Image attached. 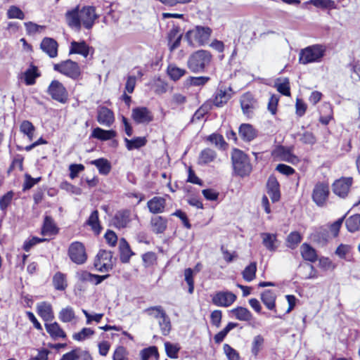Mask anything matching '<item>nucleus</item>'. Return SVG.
I'll return each mask as SVG.
<instances>
[{
	"label": "nucleus",
	"mask_w": 360,
	"mask_h": 360,
	"mask_svg": "<svg viewBox=\"0 0 360 360\" xmlns=\"http://www.w3.org/2000/svg\"><path fill=\"white\" fill-rule=\"evenodd\" d=\"M231 160L234 172L240 176L250 174L252 165L246 154L239 149H233L231 153Z\"/></svg>",
	"instance_id": "4"
},
{
	"label": "nucleus",
	"mask_w": 360,
	"mask_h": 360,
	"mask_svg": "<svg viewBox=\"0 0 360 360\" xmlns=\"http://www.w3.org/2000/svg\"><path fill=\"white\" fill-rule=\"evenodd\" d=\"M130 221L131 212L128 210L117 211L112 219V225L119 229L127 227Z\"/></svg>",
	"instance_id": "13"
},
{
	"label": "nucleus",
	"mask_w": 360,
	"mask_h": 360,
	"mask_svg": "<svg viewBox=\"0 0 360 360\" xmlns=\"http://www.w3.org/2000/svg\"><path fill=\"white\" fill-rule=\"evenodd\" d=\"M166 200L162 197L155 196L148 201L147 207L153 214H160L165 212Z\"/></svg>",
	"instance_id": "17"
},
{
	"label": "nucleus",
	"mask_w": 360,
	"mask_h": 360,
	"mask_svg": "<svg viewBox=\"0 0 360 360\" xmlns=\"http://www.w3.org/2000/svg\"><path fill=\"white\" fill-rule=\"evenodd\" d=\"M352 249L350 245L340 244L335 250V254L342 259H345Z\"/></svg>",
	"instance_id": "59"
},
{
	"label": "nucleus",
	"mask_w": 360,
	"mask_h": 360,
	"mask_svg": "<svg viewBox=\"0 0 360 360\" xmlns=\"http://www.w3.org/2000/svg\"><path fill=\"white\" fill-rule=\"evenodd\" d=\"M240 136L246 141H250L256 136L255 131L249 124H243L239 128Z\"/></svg>",
	"instance_id": "31"
},
{
	"label": "nucleus",
	"mask_w": 360,
	"mask_h": 360,
	"mask_svg": "<svg viewBox=\"0 0 360 360\" xmlns=\"http://www.w3.org/2000/svg\"><path fill=\"white\" fill-rule=\"evenodd\" d=\"M131 117L138 124L148 123L153 120V115L145 107L135 108L132 110Z\"/></svg>",
	"instance_id": "15"
},
{
	"label": "nucleus",
	"mask_w": 360,
	"mask_h": 360,
	"mask_svg": "<svg viewBox=\"0 0 360 360\" xmlns=\"http://www.w3.org/2000/svg\"><path fill=\"white\" fill-rule=\"evenodd\" d=\"M119 249L120 252V260L123 263L129 262L130 257L134 255L128 242L122 238L119 242Z\"/></svg>",
	"instance_id": "26"
},
{
	"label": "nucleus",
	"mask_w": 360,
	"mask_h": 360,
	"mask_svg": "<svg viewBox=\"0 0 360 360\" xmlns=\"http://www.w3.org/2000/svg\"><path fill=\"white\" fill-rule=\"evenodd\" d=\"M58 229L53 222L52 218L49 216H46L44 221V225L41 230V233L44 236H52L56 234Z\"/></svg>",
	"instance_id": "33"
},
{
	"label": "nucleus",
	"mask_w": 360,
	"mask_h": 360,
	"mask_svg": "<svg viewBox=\"0 0 360 360\" xmlns=\"http://www.w3.org/2000/svg\"><path fill=\"white\" fill-rule=\"evenodd\" d=\"M94 334V331L90 328H84L79 332L75 333L72 338L76 341H84Z\"/></svg>",
	"instance_id": "49"
},
{
	"label": "nucleus",
	"mask_w": 360,
	"mask_h": 360,
	"mask_svg": "<svg viewBox=\"0 0 360 360\" xmlns=\"http://www.w3.org/2000/svg\"><path fill=\"white\" fill-rule=\"evenodd\" d=\"M325 51L326 49L322 45L309 46L301 50L299 61L304 65L320 62L324 56Z\"/></svg>",
	"instance_id": "5"
},
{
	"label": "nucleus",
	"mask_w": 360,
	"mask_h": 360,
	"mask_svg": "<svg viewBox=\"0 0 360 360\" xmlns=\"http://www.w3.org/2000/svg\"><path fill=\"white\" fill-rule=\"evenodd\" d=\"M89 47L84 41L77 42L72 41L70 49V54L77 53L86 57L89 55Z\"/></svg>",
	"instance_id": "27"
},
{
	"label": "nucleus",
	"mask_w": 360,
	"mask_h": 360,
	"mask_svg": "<svg viewBox=\"0 0 360 360\" xmlns=\"http://www.w3.org/2000/svg\"><path fill=\"white\" fill-rule=\"evenodd\" d=\"M211 59L212 55L209 51L199 50L189 56L187 66L194 73L202 72L205 68L210 64Z\"/></svg>",
	"instance_id": "3"
},
{
	"label": "nucleus",
	"mask_w": 360,
	"mask_h": 360,
	"mask_svg": "<svg viewBox=\"0 0 360 360\" xmlns=\"http://www.w3.org/2000/svg\"><path fill=\"white\" fill-rule=\"evenodd\" d=\"M352 184V178L346 177L336 180L333 185L334 193L341 198L347 196Z\"/></svg>",
	"instance_id": "12"
},
{
	"label": "nucleus",
	"mask_w": 360,
	"mask_h": 360,
	"mask_svg": "<svg viewBox=\"0 0 360 360\" xmlns=\"http://www.w3.org/2000/svg\"><path fill=\"white\" fill-rule=\"evenodd\" d=\"M20 130L28 137L30 141L32 140L35 128L30 121H23L20 126Z\"/></svg>",
	"instance_id": "45"
},
{
	"label": "nucleus",
	"mask_w": 360,
	"mask_h": 360,
	"mask_svg": "<svg viewBox=\"0 0 360 360\" xmlns=\"http://www.w3.org/2000/svg\"><path fill=\"white\" fill-rule=\"evenodd\" d=\"M124 142L126 143V147L129 150H132L134 149H139L141 147L144 146L147 140L145 137H136L132 139H128L127 138L124 139Z\"/></svg>",
	"instance_id": "37"
},
{
	"label": "nucleus",
	"mask_w": 360,
	"mask_h": 360,
	"mask_svg": "<svg viewBox=\"0 0 360 360\" xmlns=\"http://www.w3.org/2000/svg\"><path fill=\"white\" fill-rule=\"evenodd\" d=\"M7 17L9 19L23 20L25 18V14L18 6H11L7 11Z\"/></svg>",
	"instance_id": "51"
},
{
	"label": "nucleus",
	"mask_w": 360,
	"mask_h": 360,
	"mask_svg": "<svg viewBox=\"0 0 360 360\" xmlns=\"http://www.w3.org/2000/svg\"><path fill=\"white\" fill-rule=\"evenodd\" d=\"M236 295L230 291H218L212 295V302L217 307H228L236 300Z\"/></svg>",
	"instance_id": "9"
},
{
	"label": "nucleus",
	"mask_w": 360,
	"mask_h": 360,
	"mask_svg": "<svg viewBox=\"0 0 360 360\" xmlns=\"http://www.w3.org/2000/svg\"><path fill=\"white\" fill-rule=\"evenodd\" d=\"M40 47L44 52L51 58H55L58 54V43L52 38L46 37L41 42Z\"/></svg>",
	"instance_id": "20"
},
{
	"label": "nucleus",
	"mask_w": 360,
	"mask_h": 360,
	"mask_svg": "<svg viewBox=\"0 0 360 360\" xmlns=\"http://www.w3.org/2000/svg\"><path fill=\"white\" fill-rule=\"evenodd\" d=\"M209 80V77H189L186 80V84L188 86H200L205 85Z\"/></svg>",
	"instance_id": "50"
},
{
	"label": "nucleus",
	"mask_w": 360,
	"mask_h": 360,
	"mask_svg": "<svg viewBox=\"0 0 360 360\" xmlns=\"http://www.w3.org/2000/svg\"><path fill=\"white\" fill-rule=\"evenodd\" d=\"M58 318L63 323H70L76 319V315L73 308L68 306L59 311Z\"/></svg>",
	"instance_id": "35"
},
{
	"label": "nucleus",
	"mask_w": 360,
	"mask_h": 360,
	"mask_svg": "<svg viewBox=\"0 0 360 360\" xmlns=\"http://www.w3.org/2000/svg\"><path fill=\"white\" fill-rule=\"evenodd\" d=\"M260 236L262 239V244L270 252H275L280 243L277 239V235L270 233H262Z\"/></svg>",
	"instance_id": "18"
},
{
	"label": "nucleus",
	"mask_w": 360,
	"mask_h": 360,
	"mask_svg": "<svg viewBox=\"0 0 360 360\" xmlns=\"http://www.w3.org/2000/svg\"><path fill=\"white\" fill-rule=\"evenodd\" d=\"M184 279L188 285V292L192 294L194 290L193 270L191 268L184 271Z\"/></svg>",
	"instance_id": "55"
},
{
	"label": "nucleus",
	"mask_w": 360,
	"mask_h": 360,
	"mask_svg": "<svg viewBox=\"0 0 360 360\" xmlns=\"http://www.w3.org/2000/svg\"><path fill=\"white\" fill-rule=\"evenodd\" d=\"M231 91V89H229V91L223 90L221 89H218L211 102L217 108L224 106V105H225L231 98V94L230 93Z\"/></svg>",
	"instance_id": "23"
},
{
	"label": "nucleus",
	"mask_w": 360,
	"mask_h": 360,
	"mask_svg": "<svg viewBox=\"0 0 360 360\" xmlns=\"http://www.w3.org/2000/svg\"><path fill=\"white\" fill-rule=\"evenodd\" d=\"M141 360H148L150 357L158 358V352L156 347H150L141 352Z\"/></svg>",
	"instance_id": "56"
},
{
	"label": "nucleus",
	"mask_w": 360,
	"mask_h": 360,
	"mask_svg": "<svg viewBox=\"0 0 360 360\" xmlns=\"http://www.w3.org/2000/svg\"><path fill=\"white\" fill-rule=\"evenodd\" d=\"M37 311L39 316L45 321H51L54 318L52 306L46 302H41L37 304Z\"/></svg>",
	"instance_id": "21"
},
{
	"label": "nucleus",
	"mask_w": 360,
	"mask_h": 360,
	"mask_svg": "<svg viewBox=\"0 0 360 360\" xmlns=\"http://www.w3.org/2000/svg\"><path fill=\"white\" fill-rule=\"evenodd\" d=\"M240 105L244 114L248 115L256 108L257 102L250 93H246L240 98Z\"/></svg>",
	"instance_id": "22"
},
{
	"label": "nucleus",
	"mask_w": 360,
	"mask_h": 360,
	"mask_svg": "<svg viewBox=\"0 0 360 360\" xmlns=\"http://www.w3.org/2000/svg\"><path fill=\"white\" fill-rule=\"evenodd\" d=\"M167 72L172 80L177 81L186 75V70L177 67L174 64H169L167 67Z\"/></svg>",
	"instance_id": "34"
},
{
	"label": "nucleus",
	"mask_w": 360,
	"mask_h": 360,
	"mask_svg": "<svg viewBox=\"0 0 360 360\" xmlns=\"http://www.w3.org/2000/svg\"><path fill=\"white\" fill-rule=\"evenodd\" d=\"M329 194L328 186L324 183H317L312 192L313 201L318 206H323L328 199Z\"/></svg>",
	"instance_id": "11"
},
{
	"label": "nucleus",
	"mask_w": 360,
	"mask_h": 360,
	"mask_svg": "<svg viewBox=\"0 0 360 360\" xmlns=\"http://www.w3.org/2000/svg\"><path fill=\"white\" fill-rule=\"evenodd\" d=\"M257 263L251 262L242 272L243 278L247 282L253 281L256 276Z\"/></svg>",
	"instance_id": "41"
},
{
	"label": "nucleus",
	"mask_w": 360,
	"mask_h": 360,
	"mask_svg": "<svg viewBox=\"0 0 360 360\" xmlns=\"http://www.w3.org/2000/svg\"><path fill=\"white\" fill-rule=\"evenodd\" d=\"M68 255L72 262L77 264H84L87 259L85 248L80 242L71 243L68 249Z\"/></svg>",
	"instance_id": "8"
},
{
	"label": "nucleus",
	"mask_w": 360,
	"mask_h": 360,
	"mask_svg": "<svg viewBox=\"0 0 360 360\" xmlns=\"http://www.w3.org/2000/svg\"><path fill=\"white\" fill-rule=\"evenodd\" d=\"M146 311L149 316L156 319L158 321L166 314L165 311L163 310L161 306H155L148 308Z\"/></svg>",
	"instance_id": "54"
},
{
	"label": "nucleus",
	"mask_w": 360,
	"mask_h": 360,
	"mask_svg": "<svg viewBox=\"0 0 360 360\" xmlns=\"http://www.w3.org/2000/svg\"><path fill=\"white\" fill-rule=\"evenodd\" d=\"M207 140L214 144L217 148H222L226 144L224 139L221 135L213 134L210 135Z\"/></svg>",
	"instance_id": "60"
},
{
	"label": "nucleus",
	"mask_w": 360,
	"mask_h": 360,
	"mask_svg": "<svg viewBox=\"0 0 360 360\" xmlns=\"http://www.w3.org/2000/svg\"><path fill=\"white\" fill-rule=\"evenodd\" d=\"M97 18L98 15L96 13V8L91 6L82 8L77 6L65 13L68 25L76 31H79L82 26L87 30H90Z\"/></svg>",
	"instance_id": "1"
},
{
	"label": "nucleus",
	"mask_w": 360,
	"mask_h": 360,
	"mask_svg": "<svg viewBox=\"0 0 360 360\" xmlns=\"http://www.w3.org/2000/svg\"><path fill=\"white\" fill-rule=\"evenodd\" d=\"M24 25L26 28V31L29 34H34L37 32H39L41 30L44 29V27L41 25H39L32 22H27L24 23Z\"/></svg>",
	"instance_id": "62"
},
{
	"label": "nucleus",
	"mask_w": 360,
	"mask_h": 360,
	"mask_svg": "<svg viewBox=\"0 0 360 360\" xmlns=\"http://www.w3.org/2000/svg\"><path fill=\"white\" fill-rule=\"evenodd\" d=\"M302 240V236L299 232L292 231L287 237V246L291 249H295Z\"/></svg>",
	"instance_id": "44"
},
{
	"label": "nucleus",
	"mask_w": 360,
	"mask_h": 360,
	"mask_svg": "<svg viewBox=\"0 0 360 360\" xmlns=\"http://www.w3.org/2000/svg\"><path fill=\"white\" fill-rule=\"evenodd\" d=\"M212 33L209 27L195 26L188 30L186 34V38L190 46L198 47L206 44Z\"/></svg>",
	"instance_id": "2"
},
{
	"label": "nucleus",
	"mask_w": 360,
	"mask_h": 360,
	"mask_svg": "<svg viewBox=\"0 0 360 360\" xmlns=\"http://www.w3.org/2000/svg\"><path fill=\"white\" fill-rule=\"evenodd\" d=\"M97 112V121L99 124L110 127L113 123L115 120L114 114L109 108L105 106L99 107Z\"/></svg>",
	"instance_id": "16"
},
{
	"label": "nucleus",
	"mask_w": 360,
	"mask_h": 360,
	"mask_svg": "<svg viewBox=\"0 0 360 360\" xmlns=\"http://www.w3.org/2000/svg\"><path fill=\"white\" fill-rule=\"evenodd\" d=\"M165 351L167 355L171 359H177L178 358V352L180 349V347L177 344H172L169 342H166L165 343Z\"/></svg>",
	"instance_id": "53"
},
{
	"label": "nucleus",
	"mask_w": 360,
	"mask_h": 360,
	"mask_svg": "<svg viewBox=\"0 0 360 360\" xmlns=\"http://www.w3.org/2000/svg\"><path fill=\"white\" fill-rule=\"evenodd\" d=\"M116 136V132L113 130H104L100 127L95 128L91 134V136L101 140L108 141Z\"/></svg>",
	"instance_id": "30"
},
{
	"label": "nucleus",
	"mask_w": 360,
	"mask_h": 360,
	"mask_svg": "<svg viewBox=\"0 0 360 360\" xmlns=\"http://www.w3.org/2000/svg\"><path fill=\"white\" fill-rule=\"evenodd\" d=\"M177 32L174 30H172L170 31L169 34V49L171 51H174L176 48H178L180 45L181 36L178 35Z\"/></svg>",
	"instance_id": "48"
},
{
	"label": "nucleus",
	"mask_w": 360,
	"mask_h": 360,
	"mask_svg": "<svg viewBox=\"0 0 360 360\" xmlns=\"http://www.w3.org/2000/svg\"><path fill=\"white\" fill-rule=\"evenodd\" d=\"M91 164L95 165L99 173L101 174L106 175L110 172L111 166L108 160L104 158H99L91 161Z\"/></svg>",
	"instance_id": "38"
},
{
	"label": "nucleus",
	"mask_w": 360,
	"mask_h": 360,
	"mask_svg": "<svg viewBox=\"0 0 360 360\" xmlns=\"http://www.w3.org/2000/svg\"><path fill=\"white\" fill-rule=\"evenodd\" d=\"M53 69L74 79H77L81 75V70L79 65L70 59L54 64Z\"/></svg>",
	"instance_id": "6"
},
{
	"label": "nucleus",
	"mask_w": 360,
	"mask_h": 360,
	"mask_svg": "<svg viewBox=\"0 0 360 360\" xmlns=\"http://www.w3.org/2000/svg\"><path fill=\"white\" fill-rule=\"evenodd\" d=\"M345 224L349 232H355L360 230V214L350 216L346 219Z\"/></svg>",
	"instance_id": "39"
},
{
	"label": "nucleus",
	"mask_w": 360,
	"mask_h": 360,
	"mask_svg": "<svg viewBox=\"0 0 360 360\" xmlns=\"http://www.w3.org/2000/svg\"><path fill=\"white\" fill-rule=\"evenodd\" d=\"M45 328L49 335L54 340L66 338L65 332L57 322L46 323Z\"/></svg>",
	"instance_id": "25"
},
{
	"label": "nucleus",
	"mask_w": 360,
	"mask_h": 360,
	"mask_svg": "<svg viewBox=\"0 0 360 360\" xmlns=\"http://www.w3.org/2000/svg\"><path fill=\"white\" fill-rule=\"evenodd\" d=\"M128 352L125 347L122 346L117 347L114 351L112 359L113 360H127Z\"/></svg>",
	"instance_id": "58"
},
{
	"label": "nucleus",
	"mask_w": 360,
	"mask_h": 360,
	"mask_svg": "<svg viewBox=\"0 0 360 360\" xmlns=\"http://www.w3.org/2000/svg\"><path fill=\"white\" fill-rule=\"evenodd\" d=\"M25 182L23 184V190H28L32 188L35 184L40 181L41 177L32 178L30 174L25 175Z\"/></svg>",
	"instance_id": "61"
},
{
	"label": "nucleus",
	"mask_w": 360,
	"mask_h": 360,
	"mask_svg": "<svg viewBox=\"0 0 360 360\" xmlns=\"http://www.w3.org/2000/svg\"><path fill=\"white\" fill-rule=\"evenodd\" d=\"M231 313L240 321H250L252 317L251 312L248 309L242 307L233 309Z\"/></svg>",
	"instance_id": "40"
},
{
	"label": "nucleus",
	"mask_w": 360,
	"mask_h": 360,
	"mask_svg": "<svg viewBox=\"0 0 360 360\" xmlns=\"http://www.w3.org/2000/svg\"><path fill=\"white\" fill-rule=\"evenodd\" d=\"M152 231L155 233H162L167 227V219L162 216H155L150 219Z\"/></svg>",
	"instance_id": "24"
},
{
	"label": "nucleus",
	"mask_w": 360,
	"mask_h": 360,
	"mask_svg": "<svg viewBox=\"0 0 360 360\" xmlns=\"http://www.w3.org/2000/svg\"><path fill=\"white\" fill-rule=\"evenodd\" d=\"M216 153L210 148H205L202 150L199 157L200 164H208L216 158Z\"/></svg>",
	"instance_id": "42"
},
{
	"label": "nucleus",
	"mask_w": 360,
	"mask_h": 360,
	"mask_svg": "<svg viewBox=\"0 0 360 360\" xmlns=\"http://www.w3.org/2000/svg\"><path fill=\"white\" fill-rule=\"evenodd\" d=\"M264 338L261 335L254 337L252 342L251 352L254 356H257L264 345Z\"/></svg>",
	"instance_id": "47"
},
{
	"label": "nucleus",
	"mask_w": 360,
	"mask_h": 360,
	"mask_svg": "<svg viewBox=\"0 0 360 360\" xmlns=\"http://www.w3.org/2000/svg\"><path fill=\"white\" fill-rule=\"evenodd\" d=\"M158 323L163 335H167L171 330V322L169 316L165 314L158 320Z\"/></svg>",
	"instance_id": "52"
},
{
	"label": "nucleus",
	"mask_w": 360,
	"mask_h": 360,
	"mask_svg": "<svg viewBox=\"0 0 360 360\" xmlns=\"http://www.w3.org/2000/svg\"><path fill=\"white\" fill-rule=\"evenodd\" d=\"M38 77H39V74L37 72V68L35 66H32L24 73L25 82L28 86L33 85Z\"/></svg>",
	"instance_id": "43"
},
{
	"label": "nucleus",
	"mask_w": 360,
	"mask_h": 360,
	"mask_svg": "<svg viewBox=\"0 0 360 360\" xmlns=\"http://www.w3.org/2000/svg\"><path fill=\"white\" fill-rule=\"evenodd\" d=\"M224 352L229 359V360H240L239 354L238 352L232 348L229 345H224Z\"/></svg>",
	"instance_id": "57"
},
{
	"label": "nucleus",
	"mask_w": 360,
	"mask_h": 360,
	"mask_svg": "<svg viewBox=\"0 0 360 360\" xmlns=\"http://www.w3.org/2000/svg\"><path fill=\"white\" fill-rule=\"evenodd\" d=\"M53 285L58 290H65L68 286L66 275L60 271L56 273L53 277Z\"/></svg>",
	"instance_id": "36"
},
{
	"label": "nucleus",
	"mask_w": 360,
	"mask_h": 360,
	"mask_svg": "<svg viewBox=\"0 0 360 360\" xmlns=\"http://www.w3.org/2000/svg\"><path fill=\"white\" fill-rule=\"evenodd\" d=\"M48 92L53 99L65 103L68 101V94L62 83L58 80H53L50 84Z\"/></svg>",
	"instance_id": "10"
},
{
	"label": "nucleus",
	"mask_w": 360,
	"mask_h": 360,
	"mask_svg": "<svg viewBox=\"0 0 360 360\" xmlns=\"http://www.w3.org/2000/svg\"><path fill=\"white\" fill-rule=\"evenodd\" d=\"M277 91L281 94L290 96V82L288 78H278L275 82L274 84Z\"/></svg>",
	"instance_id": "32"
},
{
	"label": "nucleus",
	"mask_w": 360,
	"mask_h": 360,
	"mask_svg": "<svg viewBox=\"0 0 360 360\" xmlns=\"http://www.w3.org/2000/svg\"><path fill=\"white\" fill-rule=\"evenodd\" d=\"M156 259V255L153 252H148L142 256V259L146 266H152L155 262Z\"/></svg>",
	"instance_id": "64"
},
{
	"label": "nucleus",
	"mask_w": 360,
	"mask_h": 360,
	"mask_svg": "<svg viewBox=\"0 0 360 360\" xmlns=\"http://www.w3.org/2000/svg\"><path fill=\"white\" fill-rule=\"evenodd\" d=\"M273 158L277 160L286 161L288 162L295 164L299 160L297 156L292 154L288 149L283 146L276 147L271 153Z\"/></svg>",
	"instance_id": "14"
},
{
	"label": "nucleus",
	"mask_w": 360,
	"mask_h": 360,
	"mask_svg": "<svg viewBox=\"0 0 360 360\" xmlns=\"http://www.w3.org/2000/svg\"><path fill=\"white\" fill-rule=\"evenodd\" d=\"M311 4L316 7L324 8H335V2L332 0H311Z\"/></svg>",
	"instance_id": "63"
},
{
	"label": "nucleus",
	"mask_w": 360,
	"mask_h": 360,
	"mask_svg": "<svg viewBox=\"0 0 360 360\" xmlns=\"http://www.w3.org/2000/svg\"><path fill=\"white\" fill-rule=\"evenodd\" d=\"M276 295L271 290H266L261 294V300L266 307L269 310H274L276 307Z\"/></svg>",
	"instance_id": "28"
},
{
	"label": "nucleus",
	"mask_w": 360,
	"mask_h": 360,
	"mask_svg": "<svg viewBox=\"0 0 360 360\" xmlns=\"http://www.w3.org/2000/svg\"><path fill=\"white\" fill-rule=\"evenodd\" d=\"M300 252L304 260L314 262L317 259L316 250L309 244L303 243L300 247Z\"/></svg>",
	"instance_id": "29"
},
{
	"label": "nucleus",
	"mask_w": 360,
	"mask_h": 360,
	"mask_svg": "<svg viewBox=\"0 0 360 360\" xmlns=\"http://www.w3.org/2000/svg\"><path fill=\"white\" fill-rule=\"evenodd\" d=\"M266 188L267 193L271 198V201L273 202L278 201L281 197L279 184L275 177L270 176L269 178Z\"/></svg>",
	"instance_id": "19"
},
{
	"label": "nucleus",
	"mask_w": 360,
	"mask_h": 360,
	"mask_svg": "<svg viewBox=\"0 0 360 360\" xmlns=\"http://www.w3.org/2000/svg\"><path fill=\"white\" fill-rule=\"evenodd\" d=\"M112 252L105 250H100L96 255L94 265L95 268L101 272L108 271L112 269Z\"/></svg>",
	"instance_id": "7"
},
{
	"label": "nucleus",
	"mask_w": 360,
	"mask_h": 360,
	"mask_svg": "<svg viewBox=\"0 0 360 360\" xmlns=\"http://www.w3.org/2000/svg\"><path fill=\"white\" fill-rule=\"evenodd\" d=\"M87 224L90 226L96 233H99L101 231V226L99 224L98 212L97 210H94L91 212L89 219L87 220Z\"/></svg>",
	"instance_id": "46"
}]
</instances>
